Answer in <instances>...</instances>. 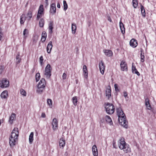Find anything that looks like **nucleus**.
Returning <instances> with one entry per match:
<instances>
[{
	"mask_svg": "<svg viewBox=\"0 0 156 156\" xmlns=\"http://www.w3.org/2000/svg\"><path fill=\"white\" fill-rule=\"evenodd\" d=\"M116 111L119 117L118 120L120 124L124 127L127 128L128 127V122L126 119V116L125 115L123 111L121 108H117Z\"/></svg>",
	"mask_w": 156,
	"mask_h": 156,
	"instance_id": "f257e3e1",
	"label": "nucleus"
},
{
	"mask_svg": "<svg viewBox=\"0 0 156 156\" xmlns=\"http://www.w3.org/2000/svg\"><path fill=\"white\" fill-rule=\"evenodd\" d=\"M19 136L18 129L17 128H15L12 130L10 136L9 137V144L10 147H12L16 144Z\"/></svg>",
	"mask_w": 156,
	"mask_h": 156,
	"instance_id": "f03ea898",
	"label": "nucleus"
},
{
	"mask_svg": "<svg viewBox=\"0 0 156 156\" xmlns=\"http://www.w3.org/2000/svg\"><path fill=\"white\" fill-rule=\"evenodd\" d=\"M119 142V147L120 149L123 150V151L126 153L131 151V149L129 147V145L126 143L123 138H121Z\"/></svg>",
	"mask_w": 156,
	"mask_h": 156,
	"instance_id": "7ed1b4c3",
	"label": "nucleus"
},
{
	"mask_svg": "<svg viewBox=\"0 0 156 156\" xmlns=\"http://www.w3.org/2000/svg\"><path fill=\"white\" fill-rule=\"evenodd\" d=\"M45 80L44 78H42L37 85L38 89L37 90V92L41 93L44 89L46 85Z\"/></svg>",
	"mask_w": 156,
	"mask_h": 156,
	"instance_id": "20e7f679",
	"label": "nucleus"
},
{
	"mask_svg": "<svg viewBox=\"0 0 156 156\" xmlns=\"http://www.w3.org/2000/svg\"><path fill=\"white\" fill-rule=\"evenodd\" d=\"M106 112L109 114H112L115 111V108L113 105L110 103H107L105 107Z\"/></svg>",
	"mask_w": 156,
	"mask_h": 156,
	"instance_id": "39448f33",
	"label": "nucleus"
},
{
	"mask_svg": "<svg viewBox=\"0 0 156 156\" xmlns=\"http://www.w3.org/2000/svg\"><path fill=\"white\" fill-rule=\"evenodd\" d=\"M52 69L51 68L50 65L48 64L45 68L44 75L47 78H49L51 75V71Z\"/></svg>",
	"mask_w": 156,
	"mask_h": 156,
	"instance_id": "423d86ee",
	"label": "nucleus"
},
{
	"mask_svg": "<svg viewBox=\"0 0 156 156\" xmlns=\"http://www.w3.org/2000/svg\"><path fill=\"white\" fill-rule=\"evenodd\" d=\"M9 85V82L7 79L3 78L0 82V87L1 88L8 87Z\"/></svg>",
	"mask_w": 156,
	"mask_h": 156,
	"instance_id": "0eeeda50",
	"label": "nucleus"
},
{
	"mask_svg": "<svg viewBox=\"0 0 156 156\" xmlns=\"http://www.w3.org/2000/svg\"><path fill=\"white\" fill-rule=\"evenodd\" d=\"M44 14V11L43 6L42 5H41L39 6L38 12L37 16V19L38 20L40 18H41L42 16Z\"/></svg>",
	"mask_w": 156,
	"mask_h": 156,
	"instance_id": "6e6552de",
	"label": "nucleus"
},
{
	"mask_svg": "<svg viewBox=\"0 0 156 156\" xmlns=\"http://www.w3.org/2000/svg\"><path fill=\"white\" fill-rule=\"evenodd\" d=\"M99 67L101 73L102 74H103L105 69V66L104 62L102 60L99 63Z\"/></svg>",
	"mask_w": 156,
	"mask_h": 156,
	"instance_id": "1a4fd4ad",
	"label": "nucleus"
},
{
	"mask_svg": "<svg viewBox=\"0 0 156 156\" xmlns=\"http://www.w3.org/2000/svg\"><path fill=\"white\" fill-rule=\"evenodd\" d=\"M56 8L55 3H52L50 6V12L52 14H55L56 12Z\"/></svg>",
	"mask_w": 156,
	"mask_h": 156,
	"instance_id": "9d476101",
	"label": "nucleus"
},
{
	"mask_svg": "<svg viewBox=\"0 0 156 156\" xmlns=\"http://www.w3.org/2000/svg\"><path fill=\"white\" fill-rule=\"evenodd\" d=\"M120 66L122 70L123 71L124 70L127 71L128 70L127 65L125 61H122L121 62L120 64Z\"/></svg>",
	"mask_w": 156,
	"mask_h": 156,
	"instance_id": "9b49d317",
	"label": "nucleus"
},
{
	"mask_svg": "<svg viewBox=\"0 0 156 156\" xmlns=\"http://www.w3.org/2000/svg\"><path fill=\"white\" fill-rule=\"evenodd\" d=\"M58 122L56 118H54L52 120V125L54 130H56L57 129Z\"/></svg>",
	"mask_w": 156,
	"mask_h": 156,
	"instance_id": "f8f14e48",
	"label": "nucleus"
},
{
	"mask_svg": "<svg viewBox=\"0 0 156 156\" xmlns=\"http://www.w3.org/2000/svg\"><path fill=\"white\" fill-rule=\"evenodd\" d=\"M52 47V42L51 41H50L49 42L47 47V51L48 53H50Z\"/></svg>",
	"mask_w": 156,
	"mask_h": 156,
	"instance_id": "ddd939ff",
	"label": "nucleus"
},
{
	"mask_svg": "<svg viewBox=\"0 0 156 156\" xmlns=\"http://www.w3.org/2000/svg\"><path fill=\"white\" fill-rule=\"evenodd\" d=\"M92 151L94 156H98V151L96 145H94L92 147Z\"/></svg>",
	"mask_w": 156,
	"mask_h": 156,
	"instance_id": "4468645a",
	"label": "nucleus"
},
{
	"mask_svg": "<svg viewBox=\"0 0 156 156\" xmlns=\"http://www.w3.org/2000/svg\"><path fill=\"white\" fill-rule=\"evenodd\" d=\"M129 43L130 45L133 48H135L137 45L136 40L134 39H131Z\"/></svg>",
	"mask_w": 156,
	"mask_h": 156,
	"instance_id": "2eb2a0df",
	"label": "nucleus"
},
{
	"mask_svg": "<svg viewBox=\"0 0 156 156\" xmlns=\"http://www.w3.org/2000/svg\"><path fill=\"white\" fill-rule=\"evenodd\" d=\"M33 10L30 9L27 14V16L26 18L28 20H30L31 18L32 17Z\"/></svg>",
	"mask_w": 156,
	"mask_h": 156,
	"instance_id": "dca6fc26",
	"label": "nucleus"
},
{
	"mask_svg": "<svg viewBox=\"0 0 156 156\" xmlns=\"http://www.w3.org/2000/svg\"><path fill=\"white\" fill-rule=\"evenodd\" d=\"M103 52L108 57L112 56L113 55L112 51L109 50H104Z\"/></svg>",
	"mask_w": 156,
	"mask_h": 156,
	"instance_id": "f3484780",
	"label": "nucleus"
},
{
	"mask_svg": "<svg viewBox=\"0 0 156 156\" xmlns=\"http://www.w3.org/2000/svg\"><path fill=\"white\" fill-rule=\"evenodd\" d=\"M83 70L84 77L87 78L88 77V73L87 66L85 65L83 66Z\"/></svg>",
	"mask_w": 156,
	"mask_h": 156,
	"instance_id": "a211bd4d",
	"label": "nucleus"
},
{
	"mask_svg": "<svg viewBox=\"0 0 156 156\" xmlns=\"http://www.w3.org/2000/svg\"><path fill=\"white\" fill-rule=\"evenodd\" d=\"M119 27L122 33L123 34H124L125 32L124 26L121 21L119 22Z\"/></svg>",
	"mask_w": 156,
	"mask_h": 156,
	"instance_id": "6ab92c4d",
	"label": "nucleus"
},
{
	"mask_svg": "<svg viewBox=\"0 0 156 156\" xmlns=\"http://www.w3.org/2000/svg\"><path fill=\"white\" fill-rule=\"evenodd\" d=\"M134 63H132V71L133 73L136 74L137 75L139 76L140 75L139 73L137 71V69H136L135 66H133Z\"/></svg>",
	"mask_w": 156,
	"mask_h": 156,
	"instance_id": "aec40b11",
	"label": "nucleus"
},
{
	"mask_svg": "<svg viewBox=\"0 0 156 156\" xmlns=\"http://www.w3.org/2000/svg\"><path fill=\"white\" fill-rule=\"evenodd\" d=\"M59 144L60 147L63 148L65 145V140L63 138L60 139L59 141Z\"/></svg>",
	"mask_w": 156,
	"mask_h": 156,
	"instance_id": "412c9836",
	"label": "nucleus"
},
{
	"mask_svg": "<svg viewBox=\"0 0 156 156\" xmlns=\"http://www.w3.org/2000/svg\"><path fill=\"white\" fill-rule=\"evenodd\" d=\"M26 17L25 14H23L20 16V22L21 24H23L25 21Z\"/></svg>",
	"mask_w": 156,
	"mask_h": 156,
	"instance_id": "4be33fe9",
	"label": "nucleus"
},
{
	"mask_svg": "<svg viewBox=\"0 0 156 156\" xmlns=\"http://www.w3.org/2000/svg\"><path fill=\"white\" fill-rule=\"evenodd\" d=\"M106 95L108 97V99L111 96V90L110 88H108L106 89Z\"/></svg>",
	"mask_w": 156,
	"mask_h": 156,
	"instance_id": "5701e85b",
	"label": "nucleus"
},
{
	"mask_svg": "<svg viewBox=\"0 0 156 156\" xmlns=\"http://www.w3.org/2000/svg\"><path fill=\"white\" fill-rule=\"evenodd\" d=\"M145 105L148 109L150 110L151 109V107L149 103V100L148 98L145 99Z\"/></svg>",
	"mask_w": 156,
	"mask_h": 156,
	"instance_id": "b1692460",
	"label": "nucleus"
},
{
	"mask_svg": "<svg viewBox=\"0 0 156 156\" xmlns=\"http://www.w3.org/2000/svg\"><path fill=\"white\" fill-rule=\"evenodd\" d=\"M47 37V34L45 31H43L42 34V37L41 40L42 42H44L46 39Z\"/></svg>",
	"mask_w": 156,
	"mask_h": 156,
	"instance_id": "393cba45",
	"label": "nucleus"
},
{
	"mask_svg": "<svg viewBox=\"0 0 156 156\" xmlns=\"http://www.w3.org/2000/svg\"><path fill=\"white\" fill-rule=\"evenodd\" d=\"M16 117V115L14 113H12L10 116L9 122L11 124H12L13 123V121Z\"/></svg>",
	"mask_w": 156,
	"mask_h": 156,
	"instance_id": "a878e982",
	"label": "nucleus"
},
{
	"mask_svg": "<svg viewBox=\"0 0 156 156\" xmlns=\"http://www.w3.org/2000/svg\"><path fill=\"white\" fill-rule=\"evenodd\" d=\"M8 96V92L7 90H5L1 94V97L2 98H6Z\"/></svg>",
	"mask_w": 156,
	"mask_h": 156,
	"instance_id": "bb28decb",
	"label": "nucleus"
},
{
	"mask_svg": "<svg viewBox=\"0 0 156 156\" xmlns=\"http://www.w3.org/2000/svg\"><path fill=\"white\" fill-rule=\"evenodd\" d=\"M140 10L142 16L145 17L146 16V13L145 9L144 7L140 4Z\"/></svg>",
	"mask_w": 156,
	"mask_h": 156,
	"instance_id": "cd10ccee",
	"label": "nucleus"
},
{
	"mask_svg": "<svg viewBox=\"0 0 156 156\" xmlns=\"http://www.w3.org/2000/svg\"><path fill=\"white\" fill-rule=\"evenodd\" d=\"M72 33L73 34H74L76 33V26L74 23H73L72 24Z\"/></svg>",
	"mask_w": 156,
	"mask_h": 156,
	"instance_id": "c85d7f7f",
	"label": "nucleus"
},
{
	"mask_svg": "<svg viewBox=\"0 0 156 156\" xmlns=\"http://www.w3.org/2000/svg\"><path fill=\"white\" fill-rule=\"evenodd\" d=\"M53 22L52 21H50V23H49V29L50 30L49 32L50 34H52L53 32L52 30L53 28Z\"/></svg>",
	"mask_w": 156,
	"mask_h": 156,
	"instance_id": "c756f323",
	"label": "nucleus"
},
{
	"mask_svg": "<svg viewBox=\"0 0 156 156\" xmlns=\"http://www.w3.org/2000/svg\"><path fill=\"white\" fill-rule=\"evenodd\" d=\"M33 136H34V133L33 132H31L29 137V141L30 143L31 144L32 143L33 141Z\"/></svg>",
	"mask_w": 156,
	"mask_h": 156,
	"instance_id": "7c9ffc66",
	"label": "nucleus"
},
{
	"mask_svg": "<svg viewBox=\"0 0 156 156\" xmlns=\"http://www.w3.org/2000/svg\"><path fill=\"white\" fill-rule=\"evenodd\" d=\"M105 119L106 122L110 123L111 124V123H112L111 119L109 116L106 115L105 116Z\"/></svg>",
	"mask_w": 156,
	"mask_h": 156,
	"instance_id": "2f4dec72",
	"label": "nucleus"
},
{
	"mask_svg": "<svg viewBox=\"0 0 156 156\" xmlns=\"http://www.w3.org/2000/svg\"><path fill=\"white\" fill-rule=\"evenodd\" d=\"M44 20L43 18L41 19L40 20L39 23V25L40 27H42L44 25Z\"/></svg>",
	"mask_w": 156,
	"mask_h": 156,
	"instance_id": "473e14b6",
	"label": "nucleus"
},
{
	"mask_svg": "<svg viewBox=\"0 0 156 156\" xmlns=\"http://www.w3.org/2000/svg\"><path fill=\"white\" fill-rule=\"evenodd\" d=\"M73 102L74 105L76 106L77 102V99L76 96L72 98Z\"/></svg>",
	"mask_w": 156,
	"mask_h": 156,
	"instance_id": "72a5a7b5",
	"label": "nucleus"
},
{
	"mask_svg": "<svg viewBox=\"0 0 156 156\" xmlns=\"http://www.w3.org/2000/svg\"><path fill=\"white\" fill-rule=\"evenodd\" d=\"M143 50L141 49L140 51L141 52L140 57H141V61L142 62H143L144 61V53L143 52V55H142V52H143Z\"/></svg>",
	"mask_w": 156,
	"mask_h": 156,
	"instance_id": "f704fd0d",
	"label": "nucleus"
},
{
	"mask_svg": "<svg viewBox=\"0 0 156 156\" xmlns=\"http://www.w3.org/2000/svg\"><path fill=\"white\" fill-rule=\"evenodd\" d=\"M64 9L65 11H66L68 8V5L66 3V1L64 0L63 1Z\"/></svg>",
	"mask_w": 156,
	"mask_h": 156,
	"instance_id": "c9c22d12",
	"label": "nucleus"
},
{
	"mask_svg": "<svg viewBox=\"0 0 156 156\" xmlns=\"http://www.w3.org/2000/svg\"><path fill=\"white\" fill-rule=\"evenodd\" d=\"M133 5L134 8H136L138 6V2L136 0H133Z\"/></svg>",
	"mask_w": 156,
	"mask_h": 156,
	"instance_id": "e433bc0d",
	"label": "nucleus"
},
{
	"mask_svg": "<svg viewBox=\"0 0 156 156\" xmlns=\"http://www.w3.org/2000/svg\"><path fill=\"white\" fill-rule=\"evenodd\" d=\"M20 93L21 95L25 96L26 95V93L25 90L23 89L20 90Z\"/></svg>",
	"mask_w": 156,
	"mask_h": 156,
	"instance_id": "4c0bfd02",
	"label": "nucleus"
},
{
	"mask_svg": "<svg viewBox=\"0 0 156 156\" xmlns=\"http://www.w3.org/2000/svg\"><path fill=\"white\" fill-rule=\"evenodd\" d=\"M40 78V75L39 73H37L36 75V82H37L39 80Z\"/></svg>",
	"mask_w": 156,
	"mask_h": 156,
	"instance_id": "58836bf2",
	"label": "nucleus"
},
{
	"mask_svg": "<svg viewBox=\"0 0 156 156\" xmlns=\"http://www.w3.org/2000/svg\"><path fill=\"white\" fill-rule=\"evenodd\" d=\"M20 55L19 54H18L16 56V60H18L17 61V63H19L20 62Z\"/></svg>",
	"mask_w": 156,
	"mask_h": 156,
	"instance_id": "ea45409f",
	"label": "nucleus"
},
{
	"mask_svg": "<svg viewBox=\"0 0 156 156\" xmlns=\"http://www.w3.org/2000/svg\"><path fill=\"white\" fill-rule=\"evenodd\" d=\"M47 102L48 105H52V100L50 99H48L47 100Z\"/></svg>",
	"mask_w": 156,
	"mask_h": 156,
	"instance_id": "a19ab883",
	"label": "nucleus"
},
{
	"mask_svg": "<svg viewBox=\"0 0 156 156\" xmlns=\"http://www.w3.org/2000/svg\"><path fill=\"white\" fill-rule=\"evenodd\" d=\"M43 60V57L42 56H41L40 58V62L41 65H42V62Z\"/></svg>",
	"mask_w": 156,
	"mask_h": 156,
	"instance_id": "79ce46f5",
	"label": "nucleus"
},
{
	"mask_svg": "<svg viewBox=\"0 0 156 156\" xmlns=\"http://www.w3.org/2000/svg\"><path fill=\"white\" fill-rule=\"evenodd\" d=\"M114 87L115 88V90L116 91H119L118 88V87L117 85L116 84H115L114 85Z\"/></svg>",
	"mask_w": 156,
	"mask_h": 156,
	"instance_id": "37998d69",
	"label": "nucleus"
},
{
	"mask_svg": "<svg viewBox=\"0 0 156 156\" xmlns=\"http://www.w3.org/2000/svg\"><path fill=\"white\" fill-rule=\"evenodd\" d=\"M4 68L3 66H0V74L2 73L3 70Z\"/></svg>",
	"mask_w": 156,
	"mask_h": 156,
	"instance_id": "c03bdc74",
	"label": "nucleus"
},
{
	"mask_svg": "<svg viewBox=\"0 0 156 156\" xmlns=\"http://www.w3.org/2000/svg\"><path fill=\"white\" fill-rule=\"evenodd\" d=\"M66 75L65 73H64L62 75V78L64 79H65L66 78Z\"/></svg>",
	"mask_w": 156,
	"mask_h": 156,
	"instance_id": "a18cd8bd",
	"label": "nucleus"
},
{
	"mask_svg": "<svg viewBox=\"0 0 156 156\" xmlns=\"http://www.w3.org/2000/svg\"><path fill=\"white\" fill-rule=\"evenodd\" d=\"M123 95L124 97L126 98L127 96V93L126 92H123Z\"/></svg>",
	"mask_w": 156,
	"mask_h": 156,
	"instance_id": "49530a36",
	"label": "nucleus"
},
{
	"mask_svg": "<svg viewBox=\"0 0 156 156\" xmlns=\"http://www.w3.org/2000/svg\"><path fill=\"white\" fill-rule=\"evenodd\" d=\"M41 117L42 118H45L46 117V115L44 113H42L41 114Z\"/></svg>",
	"mask_w": 156,
	"mask_h": 156,
	"instance_id": "de8ad7c7",
	"label": "nucleus"
},
{
	"mask_svg": "<svg viewBox=\"0 0 156 156\" xmlns=\"http://www.w3.org/2000/svg\"><path fill=\"white\" fill-rule=\"evenodd\" d=\"M108 20L110 22H112V20H111V19L110 18V16H108Z\"/></svg>",
	"mask_w": 156,
	"mask_h": 156,
	"instance_id": "09e8293b",
	"label": "nucleus"
},
{
	"mask_svg": "<svg viewBox=\"0 0 156 156\" xmlns=\"http://www.w3.org/2000/svg\"><path fill=\"white\" fill-rule=\"evenodd\" d=\"M27 30L26 29H25L23 31V35L25 36L26 34V31Z\"/></svg>",
	"mask_w": 156,
	"mask_h": 156,
	"instance_id": "8fccbe9b",
	"label": "nucleus"
},
{
	"mask_svg": "<svg viewBox=\"0 0 156 156\" xmlns=\"http://www.w3.org/2000/svg\"><path fill=\"white\" fill-rule=\"evenodd\" d=\"M57 7L58 8H60V5L59 2H58L57 5Z\"/></svg>",
	"mask_w": 156,
	"mask_h": 156,
	"instance_id": "3c124183",
	"label": "nucleus"
},
{
	"mask_svg": "<svg viewBox=\"0 0 156 156\" xmlns=\"http://www.w3.org/2000/svg\"><path fill=\"white\" fill-rule=\"evenodd\" d=\"M3 35V34H0V41H1L2 39Z\"/></svg>",
	"mask_w": 156,
	"mask_h": 156,
	"instance_id": "603ef678",
	"label": "nucleus"
},
{
	"mask_svg": "<svg viewBox=\"0 0 156 156\" xmlns=\"http://www.w3.org/2000/svg\"><path fill=\"white\" fill-rule=\"evenodd\" d=\"M45 3L46 4V6H48V1H45Z\"/></svg>",
	"mask_w": 156,
	"mask_h": 156,
	"instance_id": "864d4df0",
	"label": "nucleus"
},
{
	"mask_svg": "<svg viewBox=\"0 0 156 156\" xmlns=\"http://www.w3.org/2000/svg\"><path fill=\"white\" fill-rule=\"evenodd\" d=\"M3 34L2 32V30L1 29V28L0 27V34Z\"/></svg>",
	"mask_w": 156,
	"mask_h": 156,
	"instance_id": "5fc2aeb1",
	"label": "nucleus"
},
{
	"mask_svg": "<svg viewBox=\"0 0 156 156\" xmlns=\"http://www.w3.org/2000/svg\"><path fill=\"white\" fill-rule=\"evenodd\" d=\"M9 156H12L11 154H9Z\"/></svg>",
	"mask_w": 156,
	"mask_h": 156,
	"instance_id": "6e6d98bb",
	"label": "nucleus"
},
{
	"mask_svg": "<svg viewBox=\"0 0 156 156\" xmlns=\"http://www.w3.org/2000/svg\"><path fill=\"white\" fill-rule=\"evenodd\" d=\"M143 55V53L142 52V55Z\"/></svg>",
	"mask_w": 156,
	"mask_h": 156,
	"instance_id": "4d7b16f0",
	"label": "nucleus"
},
{
	"mask_svg": "<svg viewBox=\"0 0 156 156\" xmlns=\"http://www.w3.org/2000/svg\"><path fill=\"white\" fill-rule=\"evenodd\" d=\"M45 1H48V0H45Z\"/></svg>",
	"mask_w": 156,
	"mask_h": 156,
	"instance_id": "13d9d810",
	"label": "nucleus"
}]
</instances>
